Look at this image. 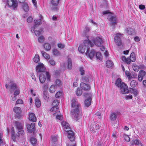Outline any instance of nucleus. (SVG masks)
Returning <instances> with one entry per match:
<instances>
[{
    "label": "nucleus",
    "mask_w": 146,
    "mask_h": 146,
    "mask_svg": "<svg viewBox=\"0 0 146 146\" xmlns=\"http://www.w3.org/2000/svg\"><path fill=\"white\" fill-rule=\"evenodd\" d=\"M55 83L56 85L58 86H59L61 85V81L58 79L56 80L55 81Z\"/></svg>",
    "instance_id": "052dcab7"
},
{
    "label": "nucleus",
    "mask_w": 146,
    "mask_h": 146,
    "mask_svg": "<svg viewBox=\"0 0 146 146\" xmlns=\"http://www.w3.org/2000/svg\"><path fill=\"white\" fill-rule=\"evenodd\" d=\"M93 45L90 41L88 39L84 40L83 42V44L80 45L78 48V50L79 52L83 53L85 52L86 47L87 51L86 53V55H87L90 47H92Z\"/></svg>",
    "instance_id": "f03ea898"
},
{
    "label": "nucleus",
    "mask_w": 146,
    "mask_h": 146,
    "mask_svg": "<svg viewBox=\"0 0 146 146\" xmlns=\"http://www.w3.org/2000/svg\"><path fill=\"white\" fill-rule=\"evenodd\" d=\"M131 145H135L139 146H141V143L140 141L137 139H133L130 143Z\"/></svg>",
    "instance_id": "412c9836"
},
{
    "label": "nucleus",
    "mask_w": 146,
    "mask_h": 146,
    "mask_svg": "<svg viewBox=\"0 0 146 146\" xmlns=\"http://www.w3.org/2000/svg\"><path fill=\"white\" fill-rule=\"evenodd\" d=\"M91 97L89 96L88 97L87 99L85 100L84 101L85 106L86 107H89L91 104Z\"/></svg>",
    "instance_id": "aec40b11"
},
{
    "label": "nucleus",
    "mask_w": 146,
    "mask_h": 146,
    "mask_svg": "<svg viewBox=\"0 0 146 146\" xmlns=\"http://www.w3.org/2000/svg\"><path fill=\"white\" fill-rule=\"evenodd\" d=\"M13 126L12 128H14V127H15L16 128H23L24 125L22 122L14 121L13 122Z\"/></svg>",
    "instance_id": "2eb2a0df"
},
{
    "label": "nucleus",
    "mask_w": 146,
    "mask_h": 146,
    "mask_svg": "<svg viewBox=\"0 0 146 146\" xmlns=\"http://www.w3.org/2000/svg\"><path fill=\"white\" fill-rule=\"evenodd\" d=\"M133 70L135 72H138L139 69V67L135 64H134L132 66Z\"/></svg>",
    "instance_id": "de8ad7c7"
},
{
    "label": "nucleus",
    "mask_w": 146,
    "mask_h": 146,
    "mask_svg": "<svg viewBox=\"0 0 146 146\" xmlns=\"http://www.w3.org/2000/svg\"><path fill=\"white\" fill-rule=\"evenodd\" d=\"M130 84L131 87L134 88L138 84L136 81L133 80L131 82Z\"/></svg>",
    "instance_id": "c9c22d12"
},
{
    "label": "nucleus",
    "mask_w": 146,
    "mask_h": 146,
    "mask_svg": "<svg viewBox=\"0 0 146 146\" xmlns=\"http://www.w3.org/2000/svg\"><path fill=\"white\" fill-rule=\"evenodd\" d=\"M38 40L39 43H42L44 40V37L42 36H40L38 37Z\"/></svg>",
    "instance_id": "58836bf2"
},
{
    "label": "nucleus",
    "mask_w": 146,
    "mask_h": 146,
    "mask_svg": "<svg viewBox=\"0 0 146 146\" xmlns=\"http://www.w3.org/2000/svg\"><path fill=\"white\" fill-rule=\"evenodd\" d=\"M68 68L70 70L72 68V64L70 59L68 58Z\"/></svg>",
    "instance_id": "72a5a7b5"
},
{
    "label": "nucleus",
    "mask_w": 146,
    "mask_h": 146,
    "mask_svg": "<svg viewBox=\"0 0 146 146\" xmlns=\"http://www.w3.org/2000/svg\"><path fill=\"white\" fill-rule=\"evenodd\" d=\"M34 22L35 23V25L33 27H31V31L33 32L34 31L36 27V25H38L41 24V20L40 19L38 20H34Z\"/></svg>",
    "instance_id": "a211bd4d"
},
{
    "label": "nucleus",
    "mask_w": 146,
    "mask_h": 146,
    "mask_svg": "<svg viewBox=\"0 0 146 146\" xmlns=\"http://www.w3.org/2000/svg\"><path fill=\"white\" fill-rule=\"evenodd\" d=\"M82 81L84 82H88L89 81V79L85 76H84L82 77Z\"/></svg>",
    "instance_id": "4d7b16f0"
},
{
    "label": "nucleus",
    "mask_w": 146,
    "mask_h": 146,
    "mask_svg": "<svg viewBox=\"0 0 146 146\" xmlns=\"http://www.w3.org/2000/svg\"><path fill=\"white\" fill-rule=\"evenodd\" d=\"M51 138L52 141L54 143L55 142L57 141V138L55 136H52L51 137Z\"/></svg>",
    "instance_id": "5fc2aeb1"
},
{
    "label": "nucleus",
    "mask_w": 146,
    "mask_h": 146,
    "mask_svg": "<svg viewBox=\"0 0 146 146\" xmlns=\"http://www.w3.org/2000/svg\"><path fill=\"white\" fill-rule=\"evenodd\" d=\"M139 74L143 77L145 75L146 73L144 70H141L139 71Z\"/></svg>",
    "instance_id": "13d9d810"
},
{
    "label": "nucleus",
    "mask_w": 146,
    "mask_h": 146,
    "mask_svg": "<svg viewBox=\"0 0 146 146\" xmlns=\"http://www.w3.org/2000/svg\"><path fill=\"white\" fill-rule=\"evenodd\" d=\"M125 74L129 79H131V78L132 77L131 74L128 71H126L125 72Z\"/></svg>",
    "instance_id": "6e6d98bb"
},
{
    "label": "nucleus",
    "mask_w": 146,
    "mask_h": 146,
    "mask_svg": "<svg viewBox=\"0 0 146 146\" xmlns=\"http://www.w3.org/2000/svg\"><path fill=\"white\" fill-rule=\"evenodd\" d=\"M82 93V90L80 88H78L76 92V95L78 96H80L81 95Z\"/></svg>",
    "instance_id": "79ce46f5"
},
{
    "label": "nucleus",
    "mask_w": 146,
    "mask_h": 146,
    "mask_svg": "<svg viewBox=\"0 0 146 146\" xmlns=\"http://www.w3.org/2000/svg\"><path fill=\"white\" fill-rule=\"evenodd\" d=\"M14 112L16 113L19 114L21 113V109L20 107H15L13 108Z\"/></svg>",
    "instance_id": "393cba45"
},
{
    "label": "nucleus",
    "mask_w": 146,
    "mask_h": 146,
    "mask_svg": "<svg viewBox=\"0 0 146 146\" xmlns=\"http://www.w3.org/2000/svg\"><path fill=\"white\" fill-rule=\"evenodd\" d=\"M7 3L8 7L12 10L17 9L18 6V2L15 0H7Z\"/></svg>",
    "instance_id": "0eeeda50"
},
{
    "label": "nucleus",
    "mask_w": 146,
    "mask_h": 146,
    "mask_svg": "<svg viewBox=\"0 0 146 146\" xmlns=\"http://www.w3.org/2000/svg\"><path fill=\"white\" fill-rule=\"evenodd\" d=\"M28 115L29 120L33 122L36 121V118L34 113H29Z\"/></svg>",
    "instance_id": "6ab92c4d"
},
{
    "label": "nucleus",
    "mask_w": 146,
    "mask_h": 146,
    "mask_svg": "<svg viewBox=\"0 0 146 146\" xmlns=\"http://www.w3.org/2000/svg\"><path fill=\"white\" fill-rule=\"evenodd\" d=\"M61 0H50V2L51 5L52 6L51 9L54 10H57L58 9L57 6L59 5L60 2Z\"/></svg>",
    "instance_id": "9d476101"
},
{
    "label": "nucleus",
    "mask_w": 146,
    "mask_h": 146,
    "mask_svg": "<svg viewBox=\"0 0 146 146\" xmlns=\"http://www.w3.org/2000/svg\"><path fill=\"white\" fill-rule=\"evenodd\" d=\"M33 18L30 16L27 19V21L28 23H31L33 21Z\"/></svg>",
    "instance_id": "e2e57ef3"
},
{
    "label": "nucleus",
    "mask_w": 146,
    "mask_h": 146,
    "mask_svg": "<svg viewBox=\"0 0 146 146\" xmlns=\"http://www.w3.org/2000/svg\"><path fill=\"white\" fill-rule=\"evenodd\" d=\"M95 54V51L92 50H91L90 52H89V50L88 51V53H87V55H88V56L90 58V59H92L93 57L94 56Z\"/></svg>",
    "instance_id": "5701e85b"
},
{
    "label": "nucleus",
    "mask_w": 146,
    "mask_h": 146,
    "mask_svg": "<svg viewBox=\"0 0 146 146\" xmlns=\"http://www.w3.org/2000/svg\"><path fill=\"white\" fill-rule=\"evenodd\" d=\"M127 33L129 35H132L134 33V30L132 28H129L127 29Z\"/></svg>",
    "instance_id": "c85d7f7f"
},
{
    "label": "nucleus",
    "mask_w": 146,
    "mask_h": 146,
    "mask_svg": "<svg viewBox=\"0 0 146 146\" xmlns=\"http://www.w3.org/2000/svg\"><path fill=\"white\" fill-rule=\"evenodd\" d=\"M5 87L6 88L8 89L9 87L10 88L11 91L16 89L17 88H18L16 84L12 81H10L9 84H6Z\"/></svg>",
    "instance_id": "ddd939ff"
},
{
    "label": "nucleus",
    "mask_w": 146,
    "mask_h": 146,
    "mask_svg": "<svg viewBox=\"0 0 146 146\" xmlns=\"http://www.w3.org/2000/svg\"><path fill=\"white\" fill-rule=\"evenodd\" d=\"M19 93L20 90L18 88H17L14 93V95L15 96H16L19 94Z\"/></svg>",
    "instance_id": "603ef678"
},
{
    "label": "nucleus",
    "mask_w": 146,
    "mask_h": 146,
    "mask_svg": "<svg viewBox=\"0 0 146 146\" xmlns=\"http://www.w3.org/2000/svg\"><path fill=\"white\" fill-rule=\"evenodd\" d=\"M130 92L133 94L135 96H136L138 93V91L137 90L134 89H131L130 90Z\"/></svg>",
    "instance_id": "c03bdc74"
},
{
    "label": "nucleus",
    "mask_w": 146,
    "mask_h": 146,
    "mask_svg": "<svg viewBox=\"0 0 146 146\" xmlns=\"http://www.w3.org/2000/svg\"><path fill=\"white\" fill-rule=\"evenodd\" d=\"M96 56L97 59H99L100 60H102V56L100 52H97L96 54Z\"/></svg>",
    "instance_id": "e433bc0d"
},
{
    "label": "nucleus",
    "mask_w": 146,
    "mask_h": 146,
    "mask_svg": "<svg viewBox=\"0 0 146 146\" xmlns=\"http://www.w3.org/2000/svg\"><path fill=\"white\" fill-rule=\"evenodd\" d=\"M33 60L35 62L37 63L40 60L38 54H36Z\"/></svg>",
    "instance_id": "4c0bfd02"
},
{
    "label": "nucleus",
    "mask_w": 146,
    "mask_h": 146,
    "mask_svg": "<svg viewBox=\"0 0 146 146\" xmlns=\"http://www.w3.org/2000/svg\"><path fill=\"white\" fill-rule=\"evenodd\" d=\"M139 8L140 9L143 10L145 8V6L144 5H140L139 6Z\"/></svg>",
    "instance_id": "774afa93"
},
{
    "label": "nucleus",
    "mask_w": 146,
    "mask_h": 146,
    "mask_svg": "<svg viewBox=\"0 0 146 146\" xmlns=\"http://www.w3.org/2000/svg\"><path fill=\"white\" fill-rule=\"evenodd\" d=\"M35 105L37 108H39L41 106L40 102L38 98H36L35 99Z\"/></svg>",
    "instance_id": "cd10ccee"
},
{
    "label": "nucleus",
    "mask_w": 146,
    "mask_h": 146,
    "mask_svg": "<svg viewBox=\"0 0 146 146\" xmlns=\"http://www.w3.org/2000/svg\"><path fill=\"white\" fill-rule=\"evenodd\" d=\"M115 84L117 86L120 87V92L122 94H125L129 92L127 86L124 83L121 82V79L118 78L117 79L115 82Z\"/></svg>",
    "instance_id": "7ed1b4c3"
},
{
    "label": "nucleus",
    "mask_w": 146,
    "mask_h": 146,
    "mask_svg": "<svg viewBox=\"0 0 146 146\" xmlns=\"http://www.w3.org/2000/svg\"><path fill=\"white\" fill-rule=\"evenodd\" d=\"M80 87L83 90L85 91H88L90 89V87L88 84L82 82L80 83Z\"/></svg>",
    "instance_id": "4468645a"
},
{
    "label": "nucleus",
    "mask_w": 146,
    "mask_h": 146,
    "mask_svg": "<svg viewBox=\"0 0 146 146\" xmlns=\"http://www.w3.org/2000/svg\"><path fill=\"white\" fill-rule=\"evenodd\" d=\"M80 104L78 102L76 98H73L71 101V113L74 115V119L76 121L78 120L81 117V115L79 111V108Z\"/></svg>",
    "instance_id": "f257e3e1"
},
{
    "label": "nucleus",
    "mask_w": 146,
    "mask_h": 146,
    "mask_svg": "<svg viewBox=\"0 0 146 146\" xmlns=\"http://www.w3.org/2000/svg\"><path fill=\"white\" fill-rule=\"evenodd\" d=\"M53 54L56 56H58L60 54L59 51L55 48H54L53 50Z\"/></svg>",
    "instance_id": "f704fd0d"
},
{
    "label": "nucleus",
    "mask_w": 146,
    "mask_h": 146,
    "mask_svg": "<svg viewBox=\"0 0 146 146\" xmlns=\"http://www.w3.org/2000/svg\"><path fill=\"white\" fill-rule=\"evenodd\" d=\"M56 90V87L54 85H52L50 87L49 91L50 93H53L55 92Z\"/></svg>",
    "instance_id": "c756f323"
},
{
    "label": "nucleus",
    "mask_w": 146,
    "mask_h": 146,
    "mask_svg": "<svg viewBox=\"0 0 146 146\" xmlns=\"http://www.w3.org/2000/svg\"><path fill=\"white\" fill-rule=\"evenodd\" d=\"M45 75L46 76L47 80H50V76L48 72H46L44 73H42L39 76V81L41 83H43L45 81L46 78Z\"/></svg>",
    "instance_id": "423d86ee"
},
{
    "label": "nucleus",
    "mask_w": 146,
    "mask_h": 146,
    "mask_svg": "<svg viewBox=\"0 0 146 146\" xmlns=\"http://www.w3.org/2000/svg\"><path fill=\"white\" fill-rule=\"evenodd\" d=\"M143 76H141V75L139 74L138 77L139 81H141L143 80Z\"/></svg>",
    "instance_id": "338daca9"
},
{
    "label": "nucleus",
    "mask_w": 146,
    "mask_h": 146,
    "mask_svg": "<svg viewBox=\"0 0 146 146\" xmlns=\"http://www.w3.org/2000/svg\"><path fill=\"white\" fill-rule=\"evenodd\" d=\"M43 98L44 99L47 100L48 98V95L46 91H44L43 93Z\"/></svg>",
    "instance_id": "a19ab883"
},
{
    "label": "nucleus",
    "mask_w": 146,
    "mask_h": 146,
    "mask_svg": "<svg viewBox=\"0 0 146 146\" xmlns=\"http://www.w3.org/2000/svg\"><path fill=\"white\" fill-rule=\"evenodd\" d=\"M123 34L120 33H117L116 34L115 36L114 37V40L116 44L120 46L121 44V38L123 36Z\"/></svg>",
    "instance_id": "6e6552de"
},
{
    "label": "nucleus",
    "mask_w": 146,
    "mask_h": 146,
    "mask_svg": "<svg viewBox=\"0 0 146 146\" xmlns=\"http://www.w3.org/2000/svg\"><path fill=\"white\" fill-rule=\"evenodd\" d=\"M22 128H16V130L17 131L16 134L17 135L18 137L23 135L24 133V131L22 129Z\"/></svg>",
    "instance_id": "4be33fe9"
},
{
    "label": "nucleus",
    "mask_w": 146,
    "mask_h": 146,
    "mask_svg": "<svg viewBox=\"0 0 146 146\" xmlns=\"http://www.w3.org/2000/svg\"><path fill=\"white\" fill-rule=\"evenodd\" d=\"M90 31V28L88 27H86L84 31V35H86Z\"/></svg>",
    "instance_id": "37998d69"
},
{
    "label": "nucleus",
    "mask_w": 146,
    "mask_h": 146,
    "mask_svg": "<svg viewBox=\"0 0 146 146\" xmlns=\"http://www.w3.org/2000/svg\"><path fill=\"white\" fill-rule=\"evenodd\" d=\"M23 103V101L21 99H18L16 102V103L17 104H22Z\"/></svg>",
    "instance_id": "69168bd1"
},
{
    "label": "nucleus",
    "mask_w": 146,
    "mask_h": 146,
    "mask_svg": "<svg viewBox=\"0 0 146 146\" xmlns=\"http://www.w3.org/2000/svg\"><path fill=\"white\" fill-rule=\"evenodd\" d=\"M35 123H32L31 124H27V128H35Z\"/></svg>",
    "instance_id": "a18cd8bd"
},
{
    "label": "nucleus",
    "mask_w": 146,
    "mask_h": 146,
    "mask_svg": "<svg viewBox=\"0 0 146 146\" xmlns=\"http://www.w3.org/2000/svg\"><path fill=\"white\" fill-rule=\"evenodd\" d=\"M30 142L32 145H36L37 142V140L34 137H31L30 139Z\"/></svg>",
    "instance_id": "ea45409f"
},
{
    "label": "nucleus",
    "mask_w": 146,
    "mask_h": 146,
    "mask_svg": "<svg viewBox=\"0 0 146 146\" xmlns=\"http://www.w3.org/2000/svg\"><path fill=\"white\" fill-rule=\"evenodd\" d=\"M106 64L107 67L108 68H111L113 65V62L110 60H107Z\"/></svg>",
    "instance_id": "b1692460"
},
{
    "label": "nucleus",
    "mask_w": 146,
    "mask_h": 146,
    "mask_svg": "<svg viewBox=\"0 0 146 146\" xmlns=\"http://www.w3.org/2000/svg\"><path fill=\"white\" fill-rule=\"evenodd\" d=\"M41 53L42 56L45 58L47 59H49L50 56L48 54L46 53L44 51H41Z\"/></svg>",
    "instance_id": "473e14b6"
},
{
    "label": "nucleus",
    "mask_w": 146,
    "mask_h": 146,
    "mask_svg": "<svg viewBox=\"0 0 146 146\" xmlns=\"http://www.w3.org/2000/svg\"><path fill=\"white\" fill-rule=\"evenodd\" d=\"M53 115L54 116L56 117V119L57 120H62L63 119V116L62 115L59 114V111L58 110L56 112H54Z\"/></svg>",
    "instance_id": "dca6fc26"
},
{
    "label": "nucleus",
    "mask_w": 146,
    "mask_h": 146,
    "mask_svg": "<svg viewBox=\"0 0 146 146\" xmlns=\"http://www.w3.org/2000/svg\"><path fill=\"white\" fill-rule=\"evenodd\" d=\"M59 103V101L57 100H54L53 102L52 105L53 107L50 109V111L52 112H56L58 110V106Z\"/></svg>",
    "instance_id": "f8f14e48"
},
{
    "label": "nucleus",
    "mask_w": 146,
    "mask_h": 146,
    "mask_svg": "<svg viewBox=\"0 0 146 146\" xmlns=\"http://www.w3.org/2000/svg\"><path fill=\"white\" fill-rule=\"evenodd\" d=\"M116 114L114 112L111 113L110 115V118L111 120L114 121L116 119Z\"/></svg>",
    "instance_id": "a878e982"
},
{
    "label": "nucleus",
    "mask_w": 146,
    "mask_h": 146,
    "mask_svg": "<svg viewBox=\"0 0 146 146\" xmlns=\"http://www.w3.org/2000/svg\"><path fill=\"white\" fill-rule=\"evenodd\" d=\"M41 31H39L37 30L35 31H34V33H35V35L36 36H38L40 35L41 33Z\"/></svg>",
    "instance_id": "864d4df0"
},
{
    "label": "nucleus",
    "mask_w": 146,
    "mask_h": 146,
    "mask_svg": "<svg viewBox=\"0 0 146 146\" xmlns=\"http://www.w3.org/2000/svg\"><path fill=\"white\" fill-rule=\"evenodd\" d=\"M44 48L47 51L50 50L51 48L50 45L48 43H46L44 44Z\"/></svg>",
    "instance_id": "bb28decb"
},
{
    "label": "nucleus",
    "mask_w": 146,
    "mask_h": 146,
    "mask_svg": "<svg viewBox=\"0 0 146 146\" xmlns=\"http://www.w3.org/2000/svg\"><path fill=\"white\" fill-rule=\"evenodd\" d=\"M79 70L80 72V74L81 75H83L84 74L85 71L82 67H80Z\"/></svg>",
    "instance_id": "bf43d9fd"
},
{
    "label": "nucleus",
    "mask_w": 146,
    "mask_h": 146,
    "mask_svg": "<svg viewBox=\"0 0 146 146\" xmlns=\"http://www.w3.org/2000/svg\"><path fill=\"white\" fill-rule=\"evenodd\" d=\"M35 128H27V131L29 133L34 134L35 133Z\"/></svg>",
    "instance_id": "09e8293b"
},
{
    "label": "nucleus",
    "mask_w": 146,
    "mask_h": 146,
    "mask_svg": "<svg viewBox=\"0 0 146 146\" xmlns=\"http://www.w3.org/2000/svg\"><path fill=\"white\" fill-rule=\"evenodd\" d=\"M48 63L49 64L52 66H54L56 64V62L53 59H50L48 61Z\"/></svg>",
    "instance_id": "49530a36"
},
{
    "label": "nucleus",
    "mask_w": 146,
    "mask_h": 146,
    "mask_svg": "<svg viewBox=\"0 0 146 146\" xmlns=\"http://www.w3.org/2000/svg\"><path fill=\"white\" fill-rule=\"evenodd\" d=\"M130 58L128 57L126 58L125 56H123L122 57L121 59L123 61L127 64H129L131 61L133 62L135 61L136 58L135 53L134 52H132L130 54Z\"/></svg>",
    "instance_id": "20e7f679"
},
{
    "label": "nucleus",
    "mask_w": 146,
    "mask_h": 146,
    "mask_svg": "<svg viewBox=\"0 0 146 146\" xmlns=\"http://www.w3.org/2000/svg\"><path fill=\"white\" fill-rule=\"evenodd\" d=\"M123 137L126 141L129 142L130 141V138L128 135L124 134L123 135Z\"/></svg>",
    "instance_id": "3c124183"
},
{
    "label": "nucleus",
    "mask_w": 146,
    "mask_h": 146,
    "mask_svg": "<svg viewBox=\"0 0 146 146\" xmlns=\"http://www.w3.org/2000/svg\"><path fill=\"white\" fill-rule=\"evenodd\" d=\"M133 97L131 95H127L125 97V98L127 100L131 99Z\"/></svg>",
    "instance_id": "680f3d73"
},
{
    "label": "nucleus",
    "mask_w": 146,
    "mask_h": 146,
    "mask_svg": "<svg viewBox=\"0 0 146 146\" xmlns=\"http://www.w3.org/2000/svg\"><path fill=\"white\" fill-rule=\"evenodd\" d=\"M46 68L44 64L42 63H39L36 66V70L37 72H42L44 73Z\"/></svg>",
    "instance_id": "9b49d317"
},
{
    "label": "nucleus",
    "mask_w": 146,
    "mask_h": 146,
    "mask_svg": "<svg viewBox=\"0 0 146 146\" xmlns=\"http://www.w3.org/2000/svg\"><path fill=\"white\" fill-rule=\"evenodd\" d=\"M61 125L64 128H70L69 124L66 122L65 121H62L61 122Z\"/></svg>",
    "instance_id": "7c9ffc66"
},
{
    "label": "nucleus",
    "mask_w": 146,
    "mask_h": 146,
    "mask_svg": "<svg viewBox=\"0 0 146 146\" xmlns=\"http://www.w3.org/2000/svg\"><path fill=\"white\" fill-rule=\"evenodd\" d=\"M68 128H64V131L66 132V134H68V137L71 141H73L75 140V137L74 132L72 130H68Z\"/></svg>",
    "instance_id": "1a4fd4ad"
},
{
    "label": "nucleus",
    "mask_w": 146,
    "mask_h": 146,
    "mask_svg": "<svg viewBox=\"0 0 146 146\" xmlns=\"http://www.w3.org/2000/svg\"><path fill=\"white\" fill-rule=\"evenodd\" d=\"M23 8L24 11L25 12H27L29 10V7L26 3H24L23 5Z\"/></svg>",
    "instance_id": "2f4dec72"
},
{
    "label": "nucleus",
    "mask_w": 146,
    "mask_h": 146,
    "mask_svg": "<svg viewBox=\"0 0 146 146\" xmlns=\"http://www.w3.org/2000/svg\"><path fill=\"white\" fill-rule=\"evenodd\" d=\"M103 15H106V14L110 13L108 16V19L110 22V24L111 26L114 25L117 23L116 19L115 17L112 16L111 13L108 11H104L102 13Z\"/></svg>",
    "instance_id": "39448f33"
},
{
    "label": "nucleus",
    "mask_w": 146,
    "mask_h": 146,
    "mask_svg": "<svg viewBox=\"0 0 146 146\" xmlns=\"http://www.w3.org/2000/svg\"><path fill=\"white\" fill-rule=\"evenodd\" d=\"M93 41L94 44L97 46H100L102 42V39L99 37L96 38Z\"/></svg>",
    "instance_id": "f3484780"
},
{
    "label": "nucleus",
    "mask_w": 146,
    "mask_h": 146,
    "mask_svg": "<svg viewBox=\"0 0 146 146\" xmlns=\"http://www.w3.org/2000/svg\"><path fill=\"white\" fill-rule=\"evenodd\" d=\"M62 95V92L61 91L57 92L55 95L56 98H58Z\"/></svg>",
    "instance_id": "8fccbe9b"
},
{
    "label": "nucleus",
    "mask_w": 146,
    "mask_h": 146,
    "mask_svg": "<svg viewBox=\"0 0 146 146\" xmlns=\"http://www.w3.org/2000/svg\"><path fill=\"white\" fill-rule=\"evenodd\" d=\"M58 46L59 48H63L64 47V45L62 43H59L58 44Z\"/></svg>",
    "instance_id": "0e129e2a"
}]
</instances>
